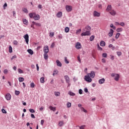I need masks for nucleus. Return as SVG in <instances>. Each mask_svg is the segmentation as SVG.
Instances as JSON below:
<instances>
[{
	"instance_id": "11",
	"label": "nucleus",
	"mask_w": 129,
	"mask_h": 129,
	"mask_svg": "<svg viewBox=\"0 0 129 129\" xmlns=\"http://www.w3.org/2000/svg\"><path fill=\"white\" fill-rule=\"evenodd\" d=\"M76 48L79 50V49H81V44L79 42H77L76 44Z\"/></svg>"
},
{
	"instance_id": "13",
	"label": "nucleus",
	"mask_w": 129,
	"mask_h": 129,
	"mask_svg": "<svg viewBox=\"0 0 129 129\" xmlns=\"http://www.w3.org/2000/svg\"><path fill=\"white\" fill-rule=\"evenodd\" d=\"M109 13L111 15V16H115V15H116V12L113 9H112L110 12Z\"/></svg>"
},
{
	"instance_id": "15",
	"label": "nucleus",
	"mask_w": 129,
	"mask_h": 129,
	"mask_svg": "<svg viewBox=\"0 0 129 129\" xmlns=\"http://www.w3.org/2000/svg\"><path fill=\"white\" fill-rule=\"evenodd\" d=\"M33 19H34V20H35L36 21H38V20H40V15H36V14H35V15L33 17Z\"/></svg>"
},
{
	"instance_id": "61",
	"label": "nucleus",
	"mask_w": 129,
	"mask_h": 129,
	"mask_svg": "<svg viewBox=\"0 0 129 129\" xmlns=\"http://www.w3.org/2000/svg\"><path fill=\"white\" fill-rule=\"evenodd\" d=\"M54 32L50 33V35H49L50 37H51V36L53 37V36H54Z\"/></svg>"
},
{
	"instance_id": "8",
	"label": "nucleus",
	"mask_w": 129,
	"mask_h": 129,
	"mask_svg": "<svg viewBox=\"0 0 129 129\" xmlns=\"http://www.w3.org/2000/svg\"><path fill=\"white\" fill-rule=\"evenodd\" d=\"M93 16L94 17H100V13L97 12L96 11H94L93 12Z\"/></svg>"
},
{
	"instance_id": "53",
	"label": "nucleus",
	"mask_w": 129,
	"mask_h": 129,
	"mask_svg": "<svg viewBox=\"0 0 129 129\" xmlns=\"http://www.w3.org/2000/svg\"><path fill=\"white\" fill-rule=\"evenodd\" d=\"M120 26H121V27H124L125 24L123 22H121L120 23Z\"/></svg>"
},
{
	"instance_id": "48",
	"label": "nucleus",
	"mask_w": 129,
	"mask_h": 129,
	"mask_svg": "<svg viewBox=\"0 0 129 129\" xmlns=\"http://www.w3.org/2000/svg\"><path fill=\"white\" fill-rule=\"evenodd\" d=\"M19 94H20V91L16 90L15 91V95H19Z\"/></svg>"
},
{
	"instance_id": "1",
	"label": "nucleus",
	"mask_w": 129,
	"mask_h": 129,
	"mask_svg": "<svg viewBox=\"0 0 129 129\" xmlns=\"http://www.w3.org/2000/svg\"><path fill=\"white\" fill-rule=\"evenodd\" d=\"M84 32L81 34L82 37L83 36H90V31H91V27L89 25H87L85 29H83Z\"/></svg>"
},
{
	"instance_id": "25",
	"label": "nucleus",
	"mask_w": 129,
	"mask_h": 129,
	"mask_svg": "<svg viewBox=\"0 0 129 129\" xmlns=\"http://www.w3.org/2000/svg\"><path fill=\"white\" fill-rule=\"evenodd\" d=\"M44 58L45 60H48V54L47 53H44L43 54Z\"/></svg>"
},
{
	"instance_id": "7",
	"label": "nucleus",
	"mask_w": 129,
	"mask_h": 129,
	"mask_svg": "<svg viewBox=\"0 0 129 129\" xmlns=\"http://www.w3.org/2000/svg\"><path fill=\"white\" fill-rule=\"evenodd\" d=\"M112 10V7H111V5H108L107 7V9H106V12H108V13H109Z\"/></svg>"
},
{
	"instance_id": "45",
	"label": "nucleus",
	"mask_w": 129,
	"mask_h": 129,
	"mask_svg": "<svg viewBox=\"0 0 129 129\" xmlns=\"http://www.w3.org/2000/svg\"><path fill=\"white\" fill-rule=\"evenodd\" d=\"M102 56L104 58H106V57H107V54L106 53H104L102 54Z\"/></svg>"
},
{
	"instance_id": "54",
	"label": "nucleus",
	"mask_w": 129,
	"mask_h": 129,
	"mask_svg": "<svg viewBox=\"0 0 129 129\" xmlns=\"http://www.w3.org/2000/svg\"><path fill=\"white\" fill-rule=\"evenodd\" d=\"M2 111L3 113H7V111H6V110H5L4 109H2Z\"/></svg>"
},
{
	"instance_id": "4",
	"label": "nucleus",
	"mask_w": 129,
	"mask_h": 129,
	"mask_svg": "<svg viewBox=\"0 0 129 129\" xmlns=\"http://www.w3.org/2000/svg\"><path fill=\"white\" fill-rule=\"evenodd\" d=\"M43 52L44 54H48V53H49V47L48 45L43 47Z\"/></svg>"
},
{
	"instance_id": "10",
	"label": "nucleus",
	"mask_w": 129,
	"mask_h": 129,
	"mask_svg": "<svg viewBox=\"0 0 129 129\" xmlns=\"http://www.w3.org/2000/svg\"><path fill=\"white\" fill-rule=\"evenodd\" d=\"M66 8L67 12H71L72 11V7L71 6L67 5Z\"/></svg>"
},
{
	"instance_id": "41",
	"label": "nucleus",
	"mask_w": 129,
	"mask_h": 129,
	"mask_svg": "<svg viewBox=\"0 0 129 129\" xmlns=\"http://www.w3.org/2000/svg\"><path fill=\"white\" fill-rule=\"evenodd\" d=\"M30 87L31 88H34L35 87V84L34 83H31L30 84Z\"/></svg>"
},
{
	"instance_id": "43",
	"label": "nucleus",
	"mask_w": 129,
	"mask_h": 129,
	"mask_svg": "<svg viewBox=\"0 0 129 129\" xmlns=\"http://www.w3.org/2000/svg\"><path fill=\"white\" fill-rule=\"evenodd\" d=\"M29 111L30 112H31V113H34V112H35V110L33 109H29Z\"/></svg>"
},
{
	"instance_id": "17",
	"label": "nucleus",
	"mask_w": 129,
	"mask_h": 129,
	"mask_svg": "<svg viewBox=\"0 0 129 129\" xmlns=\"http://www.w3.org/2000/svg\"><path fill=\"white\" fill-rule=\"evenodd\" d=\"M49 108L50 110H52V111H56V107H53L52 106H49Z\"/></svg>"
},
{
	"instance_id": "58",
	"label": "nucleus",
	"mask_w": 129,
	"mask_h": 129,
	"mask_svg": "<svg viewBox=\"0 0 129 129\" xmlns=\"http://www.w3.org/2000/svg\"><path fill=\"white\" fill-rule=\"evenodd\" d=\"M54 46H55V43L53 42L51 45L50 47L51 48H54Z\"/></svg>"
},
{
	"instance_id": "16",
	"label": "nucleus",
	"mask_w": 129,
	"mask_h": 129,
	"mask_svg": "<svg viewBox=\"0 0 129 129\" xmlns=\"http://www.w3.org/2000/svg\"><path fill=\"white\" fill-rule=\"evenodd\" d=\"M56 62L57 63V66H58L59 67H61L62 66V63H61V62H60L59 60H56Z\"/></svg>"
},
{
	"instance_id": "22",
	"label": "nucleus",
	"mask_w": 129,
	"mask_h": 129,
	"mask_svg": "<svg viewBox=\"0 0 129 129\" xmlns=\"http://www.w3.org/2000/svg\"><path fill=\"white\" fill-rule=\"evenodd\" d=\"M29 16L30 18H34V16H36V14H35V13H30L29 14Z\"/></svg>"
},
{
	"instance_id": "39",
	"label": "nucleus",
	"mask_w": 129,
	"mask_h": 129,
	"mask_svg": "<svg viewBox=\"0 0 129 129\" xmlns=\"http://www.w3.org/2000/svg\"><path fill=\"white\" fill-rule=\"evenodd\" d=\"M97 48H98V50H100V51H102V48H101V47H100L99 44H97Z\"/></svg>"
},
{
	"instance_id": "60",
	"label": "nucleus",
	"mask_w": 129,
	"mask_h": 129,
	"mask_svg": "<svg viewBox=\"0 0 129 129\" xmlns=\"http://www.w3.org/2000/svg\"><path fill=\"white\" fill-rule=\"evenodd\" d=\"M85 127V125H83L81 126H80V129H84Z\"/></svg>"
},
{
	"instance_id": "38",
	"label": "nucleus",
	"mask_w": 129,
	"mask_h": 129,
	"mask_svg": "<svg viewBox=\"0 0 129 129\" xmlns=\"http://www.w3.org/2000/svg\"><path fill=\"white\" fill-rule=\"evenodd\" d=\"M119 36H120V33H116V34L115 35V38L116 39H118Z\"/></svg>"
},
{
	"instance_id": "63",
	"label": "nucleus",
	"mask_w": 129,
	"mask_h": 129,
	"mask_svg": "<svg viewBox=\"0 0 129 129\" xmlns=\"http://www.w3.org/2000/svg\"><path fill=\"white\" fill-rule=\"evenodd\" d=\"M58 39H62L63 36H62V35H58Z\"/></svg>"
},
{
	"instance_id": "37",
	"label": "nucleus",
	"mask_w": 129,
	"mask_h": 129,
	"mask_svg": "<svg viewBox=\"0 0 129 129\" xmlns=\"http://www.w3.org/2000/svg\"><path fill=\"white\" fill-rule=\"evenodd\" d=\"M64 62L66 64H69V61L67 59V57H64Z\"/></svg>"
},
{
	"instance_id": "40",
	"label": "nucleus",
	"mask_w": 129,
	"mask_h": 129,
	"mask_svg": "<svg viewBox=\"0 0 129 129\" xmlns=\"http://www.w3.org/2000/svg\"><path fill=\"white\" fill-rule=\"evenodd\" d=\"M81 109L82 111H84V112H85L86 113H87V110H86L85 109H84V108L83 107H81Z\"/></svg>"
},
{
	"instance_id": "18",
	"label": "nucleus",
	"mask_w": 129,
	"mask_h": 129,
	"mask_svg": "<svg viewBox=\"0 0 129 129\" xmlns=\"http://www.w3.org/2000/svg\"><path fill=\"white\" fill-rule=\"evenodd\" d=\"M105 81V79L103 78L99 80V83H100V84H103Z\"/></svg>"
},
{
	"instance_id": "9",
	"label": "nucleus",
	"mask_w": 129,
	"mask_h": 129,
	"mask_svg": "<svg viewBox=\"0 0 129 129\" xmlns=\"http://www.w3.org/2000/svg\"><path fill=\"white\" fill-rule=\"evenodd\" d=\"M5 98L7 99V100H11V98H12V96L11 95V94H7L6 95H5Z\"/></svg>"
},
{
	"instance_id": "23",
	"label": "nucleus",
	"mask_w": 129,
	"mask_h": 129,
	"mask_svg": "<svg viewBox=\"0 0 129 129\" xmlns=\"http://www.w3.org/2000/svg\"><path fill=\"white\" fill-rule=\"evenodd\" d=\"M27 52H28L30 55H33L34 54V51H33L32 49H28Z\"/></svg>"
},
{
	"instance_id": "20",
	"label": "nucleus",
	"mask_w": 129,
	"mask_h": 129,
	"mask_svg": "<svg viewBox=\"0 0 129 129\" xmlns=\"http://www.w3.org/2000/svg\"><path fill=\"white\" fill-rule=\"evenodd\" d=\"M32 24H33V25H35V26H36L37 27H41V24L40 23H36L34 21H33Z\"/></svg>"
},
{
	"instance_id": "29",
	"label": "nucleus",
	"mask_w": 129,
	"mask_h": 129,
	"mask_svg": "<svg viewBox=\"0 0 129 129\" xmlns=\"http://www.w3.org/2000/svg\"><path fill=\"white\" fill-rule=\"evenodd\" d=\"M59 126H62V125H64V122L62 121H59L58 123Z\"/></svg>"
},
{
	"instance_id": "6",
	"label": "nucleus",
	"mask_w": 129,
	"mask_h": 129,
	"mask_svg": "<svg viewBox=\"0 0 129 129\" xmlns=\"http://www.w3.org/2000/svg\"><path fill=\"white\" fill-rule=\"evenodd\" d=\"M91 78H94L95 77V73L94 71H92L91 73L87 74Z\"/></svg>"
},
{
	"instance_id": "52",
	"label": "nucleus",
	"mask_w": 129,
	"mask_h": 129,
	"mask_svg": "<svg viewBox=\"0 0 129 129\" xmlns=\"http://www.w3.org/2000/svg\"><path fill=\"white\" fill-rule=\"evenodd\" d=\"M44 122H45V120L44 119H42V120H41V125H43L44 124Z\"/></svg>"
},
{
	"instance_id": "24",
	"label": "nucleus",
	"mask_w": 129,
	"mask_h": 129,
	"mask_svg": "<svg viewBox=\"0 0 129 129\" xmlns=\"http://www.w3.org/2000/svg\"><path fill=\"white\" fill-rule=\"evenodd\" d=\"M18 79L19 82H23V81H24L25 80V79H24L23 77H19Z\"/></svg>"
},
{
	"instance_id": "5",
	"label": "nucleus",
	"mask_w": 129,
	"mask_h": 129,
	"mask_svg": "<svg viewBox=\"0 0 129 129\" xmlns=\"http://www.w3.org/2000/svg\"><path fill=\"white\" fill-rule=\"evenodd\" d=\"M24 38L26 41V43L27 45H29V35L26 34L24 36Z\"/></svg>"
},
{
	"instance_id": "31",
	"label": "nucleus",
	"mask_w": 129,
	"mask_h": 129,
	"mask_svg": "<svg viewBox=\"0 0 129 129\" xmlns=\"http://www.w3.org/2000/svg\"><path fill=\"white\" fill-rule=\"evenodd\" d=\"M9 53H13V47H12V46H10L9 47Z\"/></svg>"
},
{
	"instance_id": "28",
	"label": "nucleus",
	"mask_w": 129,
	"mask_h": 129,
	"mask_svg": "<svg viewBox=\"0 0 129 129\" xmlns=\"http://www.w3.org/2000/svg\"><path fill=\"white\" fill-rule=\"evenodd\" d=\"M108 47L109 48H112V50H114L115 48L114 46H113V45L112 44H109Z\"/></svg>"
},
{
	"instance_id": "51",
	"label": "nucleus",
	"mask_w": 129,
	"mask_h": 129,
	"mask_svg": "<svg viewBox=\"0 0 129 129\" xmlns=\"http://www.w3.org/2000/svg\"><path fill=\"white\" fill-rule=\"evenodd\" d=\"M121 31H122V30L121 29V28H117V29H116V31L117 32H121Z\"/></svg>"
},
{
	"instance_id": "35",
	"label": "nucleus",
	"mask_w": 129,
	"mask_h": 129,
	"mask_svg": "<svg viewBox=\"0 0 129 129\" xmlns=\"http://www.w3.org/2000/svg\"><path fill=\"white\" fill-rule=\"evenodd\" d=\"M67 106L68 108L71 107V102H68L67 103Z\"/></svg>"
},
{
	"instance_id": "50",
	"label": "nucleus",
	"mask_w": 129,
	"mask_h": 129,
	"mask_svg": "<svg viewBox=\"0 0 129 129\" xmlns=\"http://www.w3.org/2000/svg\"><path fill=\"white\" fill-rule=\"evenodd\" d=\"M8 72H9V71L8 70L6 69L4 71V74H7Z\"/></svg>"
},
{
	"instance_id": "27",
	"label": "nucleus",
	"mask_w": 129,
	"mask_h": 129,
	"mask_svg": "<svg viewBox=\"0 0 129 129\" xmlns=\"http://www.w3.org/2000/svg\"><path fill=\"white\" fill-rule=\"evenodd\" d=\"M54 95L56 97L60 96V92H54Z\"/></svg>"
},
{
	"instance_id": "49",
	"label": "nucleus",
	"mask_w": 129,
	"mask_h": 129,
	"mask_svg": "<svg viewBox=\"0 0 129 129\" xmlns=\"http://www.w3.org/2000/svg\"><path fill=\"white\" fill-rule=\"evenodd\" d=\"M18 71L19 73H20V74L23 73V70H22L21 69H19L18 70Z\"/></svg>"
},
{
	"instance_id": "57",
	"label": "nucleus",
	"mask_w": 129,
	"mask_h": 129,
	"mask_svg": "<svg viewBox=\"0 0 129 129\" xmlns=\"http://www.w3.org/2000/svg\"><path fill=\"white\" fill-rule=\"evenodd\" d=\"M83 92V91H82L81 89H80L79 90V93H80V94H82Z\"/></svg>"
},
{
	"instance_id": "59",
	"label": "nucleus",
	"mask_w": 129,
	"mask_h": 129,
	"mask_svg": "<svg viewBox=\"0 0 129 129\" xmlns=\"http://www.w3.org/2000/svg\"><path fill=\"white\" fill-rule=\"evenodd\" d=\"M84 91H85V92H86V93H87V92H88V89H87V88H85L84 89Z\"/></svg>"
},
{
	"instance_id": "64",
	"label": "nucleus",
	"mask_w": 129,
	"mask_h": 129,
	"mask_svg": "<svg viewBox=\"0 0 129 129\" xmlns=\"http://www.w3.org/2000/svg\"><path fill=\"white\" fill-rule=\"evenodd\" d=\"M31 116L32 118H35V115L33 114H31Z\"/></svg>"
},
{
	"instance_id": "12",
	"label": "nucleus",
	"mask_w": 129,
	"mask_h": 129,
	"mask_svg": "<svg viewBox=\"0 0 129 129\" xmlns=\"http://www.w3.org/2000/svg\"><path fill=\"white\" fill-rule=\"evenodd\" d=\"M113 33H114V31L112 30V29H110V32L108 33V36L109 37H112L113 35Z\"/></svg>"
},
{
	"instance_id": "21",
	"label": "nucleus",
	"mask_w": 129,
	"mask_h": 129,
	"mask_svg": "<svg viewBox=\"0 0 129 129\" xmlns=\"http://www.w3.org/2000/svg\"><path fill=\"white\" fill-rule=\"evenodd\" d=\"M100 45L101 47H104V46H105V42H104V41H101L100 43Z\"/></svg>"
},
{
	"instance_id": "3",
	"label": "nucleus",
	"mask_w": 129,
	"mask_h": 129,
	"mask_svg": "<svg viewBox=\"0 0 129 129\" xmlns=\"http://www.w3.org/2000/svg\"><path fill=\"white\" fill-rule=\"evenodd\" d=\"M84 80H85V81H87V82H88L89 83L92 81V79H91V78H90V77L88 75L85 76Z\"/></svg>"
},
{
	"instance_id": "56",
	"label": "nucleus",
	"mask_w": 129,
	"mask_h": 129,
	"mask_svg": "<svg viewBox=\"0 0 129 129\" xmlns=\"http://www.w3.org/2000/svg\"><path fill=\"white\" fill-rule=\"evenodd\" d=\"M8 7V4L7 3H5L4 5V10H6V8Z\"/></svg>"
},
{
	"instance_id": "62",
	"label": "nucleus",
	"mask_w": 129,
	"mask_h": 129,
	"mask_svg": "<svg viewBox=\"0 0 129 129\" xmlns=\"http://www.w3.org/2000/svg\"><path fill=\"white\" fill-rule=\"evenodd\" d=\"M102 62L103 63H105V62H106V60H105V58H103V59H102Z\"/></svg>"
},
{
	"instance_id": "30",
	"label": "nucleus",
	"mask_w": 129,
	"mask_h": 129,
	"mask_svg": "<svg viewBox=\"0 0 129 129\" xmlns=\"http://www.w3.org/2000/svg\"><path fill=\"white\" fill-rule=\"evenodd\" d=\"M40 82L41 83H44L45 82V78L44 77L40 78Z\"/></svg>"
},
{
	"instance_id": "46",
	"label": "nucleus",
	"mask_w": 129,
	"mask_h": 129,
	"mask_svg": "<svg viewBox=\"0 0 129 129\" xmlns=\"http://www.w3.org/2000/svg\"><path fill=\"white\" fill-rule=\"evenodd\" d=\"M117 56H118V57H119L121 55V52L117 51Z\"/></svg>"
},
{
	"instance_id": "55",
	"label": "nucleus",
	"mask_w": 129,
	"mask_h": 129,
	"mask_svg": "<svg viewBox=\"0 0 129 129\" xmlns=\"http://www.w3.org/2000/svg\"><path fill=\"white\" fill-rule=\"evenodd\" d=\"M77 58L79 62H80V63H81V60L80 59V56H78Z\"/></svg>"
},
{
	"instance_id": "34",
	"label": "nucleus",
	"mask_w": 129,
	"mask_h": 129,
	"mask_svg": "<svg viewBox=\"0 0 129 129\" xmlns=\"http://www.w3.org/2000/svg\"><path fill=\"white\" fill-rule=\"evenodd\" d=\"M69 94H70V95H71V96H75V93H73V92H71V91H70V92H69Z\"/></svg>"
},
{
	"instance_id": "26",
	"label": "nucleus",
	"mask_w": 129,
	"mask_h": 129,
	"mask_svg": "<svg viewBox=\"0 0 129 129\" xmlns=\"http://www.w3.org/2000/svg\"><path fill=\"white\" fill-rule=\"evenodd\" d=\"M69 31H70L69 27H67L64 28V32H66V33H69Z\"/></svg>"
},
{
	"instance_id": "36",
	"label": "nucleus",
	"mask_w": 129,
	"mask_h": 129,
	"mask_svg": "<svg viewBox=\"0 0 129 129\" xmlns=\"http://www.w3.org/2000/svg\"><path fill=\"white\" fill-rule=\"evenodd\" d=\"M94 38H95V36L94 35L91 36L90 38V41L92 42V41L94 40Z\"/></svg>"
},
{
	"instance_id": "2",
	"label": "nucleus",
	"mask_w": 129,
	"mask_h": 129,
	"mask_svg": "<svg viewBox=\"0 0 129 129\" xmlns=\"http://www.w3.org/2000/svg\"><path fill=\"white\" fill-rule=\"evenodd\" d=\"M111 77H115L114 78V80H115V81H118V80H119V74H115V73H112L111 75Z\"/></svg>"
},
{
	"instance_id": "14",
	"label": "nucleus",
	"mask_w": 129,
	"mask_h": 129,
	"mask_svg": "<svg viewBox=\"0 0 129 129\" xmlns=\"http://www.w3.org/2000/svg\"><path fill=\"white\" fill-rule=\"evenodd\" d=\"M64 79L66 80L67 83H70V78L68 76H64Z\"/></svg>"
},
{
	"instance_id": "44",
	"label": "nucleus",
	"mask_w": 129,
	"mask_h": 129,
	"mask_svg": "<svg viewBox=\"0 0 129 129\" xmlns=\"http://www.w3.org/2000/svg\"><path fill=\"white\" fill-rule=\"evenodd\" d=\"M81 33V29H78L76 31V34H80Z\"/></svg>"
},
{
	"instance_id": "32",
	"label": "nucleus",
	"mask_w": 129,
	"mask_h": 129,
	"mask_svg": "<svg viewBox=\"0 0 129 129\" xmlns=\"http://www.w3.org/2000/svg\"><path fill=\"white\" fill-rule=\"evenodd\" d=\"M22 11L23 12H24V13H26V14H28V9H27L26 8H23L22 9Z\"/></svg>"
},
{
	"instance_id": "33",
	"label": "nucleus",
	"mask_w": 129,
	"mask_h": 129,
	"mask_svg": "<svg viewBox=\"0 0 129 129\" xmlns=\"http://www.w3.org/2000/svg\"><path fill=\"white\" fill-rule=\"evenodd\" d=\"M56 74H58V71H57V70H55L53 73V76H55Z\"/></svg>"
},
{
	"instance_id": "19",
	"label": "nucleus",
	"mask_w": 129,
	"mask_h": 129,
	"mask_svg": "<svg viewBox=\"0 0 129 129\" xmlns=\"http://www.w3.org/2000/svg\"><path fill=\"white\" fill-rule=\"evenodd\" d=\"M56 17L57 18H61L62 17V12H59L57 15H56Z\"/></svg>"
},
{
	"instance_id": "42",
	"label": "nucleus",
	"mask_w": 129,
	"mask_h": 129,
	"mask_svg": "<svg viewBox=\"0 0 129 129\" xmlns=\"http://www.w3.org/2000/svg\"><path fill=\"white\" fill-rule=\"evenodd\" d=\"M23 23L24 24H25V25H28V20H26V19H24Z\"/></svg>"
},
{
	"instance_id": "47",
	"label": "nucleus",
	"mask_w": 129,
	"mask_h": 129,
	"mask_svg": "<svg viewBox=\"0 0 129 129\" xmlns=\"http://www.w3.org/2000/svg\"><path fill=\"white\" fill-rule=\"evenodd\" d=\"M14 45H15L16 46L18 45V41L17 40H14L13 41Z\"/></svg>"
}]
</instances>
